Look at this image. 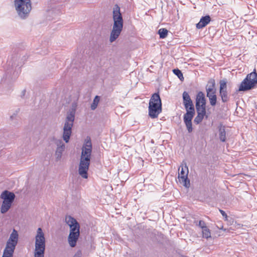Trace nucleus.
Masks as SVG:
<instances>
[{
	"mask_svg": "<svg viewBox=\"0 0 257 257\" xmlns=\"http://www.w3.org/2000/svg\"><path fill=\"white\" fill-rule=\"evenodd\" d=\"M184 123L186 125L188 133L192 132L193 130L192 121H184Z\"/></svg>",
	"mask_w": 257,
	"mask_h": 257,
	"instance_id": "obj_30",
	"label": "nucleus"
},
{
	"mask_svg": "<svg viewBox=\"0 0 257 257\" xmlns=\"http://www.w3.org/2000/svg\"><path fill=\"white\" fill-rule=\"evenodd\" d=\"M255 108L257 109V104L255 105Z\"/></svg>",
	"mask_w": 257,
	"mask_h": 257,
	"instance_id": "obj_35",
	"label": "nucleus"
},
{
	"mask_svg": "<svg viewBox=\"0 0 257 257\" xmlns=\"http://www.w3.org/2000/svg\"><path fill=\"white\" fill-rule=\"evenodd\" d=\"M208 83L209 85H207L206 87L207 93L208 92L213 93L216 92V89L215 88V81L214 79H211L209 81Z\"/></svg>",
	"mask_w": 257,
	"mask_h": 257,
	"instance_id": "obj_18",
	"label": "nucleus"
},
{
	"mask_svg": "<svg viewBox=\"0 0 257 257\" xmlns=\"http://www.w3.org/2000/svg\"><path fill=\"white\" fill-rule=\"evenodd\" d=\"M204 117V116L197 114V115L195 118L194 121V122L196 124H199L200 122H201Z\"/></svg>",
	"mask_w": 257,
	"mask_h": 257,
	"instance_id": "obj_31",
	"label": "nucleus"
},
{
	"mask_svg": "<svg viewBox=\"0 0 257 257\" xmlns=\"http://www.w3.org/2000/svg\"><path fill=\"white\" fill-rule=\"evenodd\" d=\"M257 83V73L254 71L248 74L241 83L239 91H247L253 88Z\"/></svg>",
	"mask_w": 257,
	"mask_h": 257,
	"instance_id": "obj_9",
	"label": "nucleus"
},
{
	"mask_svg": "<svg viewBox=\"0 0 257 257\" xmlns=\"http://www.w3.org/2000/svg\"><path fill=\"white\" fill-rule=\"evenodd\" d=\"M198 225L202 228V229L207 227V226H206V223L204 221H202V220H200L199 222V223L198 224Z\"/></svg>",
	"mask_w": 257,
	"mask_h": 257,
	"instance_id": "obj_32",
	"label": "nucleus"
},
{
	"mask_svg": "<svg viewBox=\"0 0 257 257\" xmlns=\"http://www.w3.org/2000/svg\"><path fill=\"white\" fill-rule=\"evenodd\" d=\"M55 144L56 145L57 148H65V145L61 140H56L55 141Z\"/></svg>",
	"mask_w": 257,
	"mask_h": 257,
	"instance_id": "obj_29",
	"label": "nucleus"
},
{
	"mask_svg": "<svg viewBox=\"0 0 257 257\" xmlns=\"http://www.w3.org/2000/svg\"><path fill=\"white\" fill-rule=\"evenodd\" d=\"M219 212L221 213V214L222 215L223 217L225 218L226 219H227V215L226 213L222 210L219 209Z\"/></svg>",
	"mask_w": 257,
	"mask_h": 257,
	"instance_id": "obj_33",
	"label": "nucleus"
},
{
	"mask_svg": "<svg viewBox=\"0 0 257 257\" xmlns=\"http://www.w3.org/2000/svg\"><path fill=\"white\" fill-rule=\"evenodd\" d=\"M162 111V103L158 93L152 95L149 102V114L151 118H157Z\"/></svg>",
	"mask_w": 257,
	"mask_h": 257,
	"instance_id": "obj_6",
	"label": "nucleus"
},
{
	"mask_svg": "<svg viewBox=\"0 0 257 257\" xmlns=\"http://www.w3.org/2000/svg\"><path fill=\"white\" fill-rule=\"evenodd\" d=\"M216 92L207 93V97H208L211 105L214 106L216 104L217 97L215 94Z\"/></svg>",
	"mask_w": 257,
	"mask_h": 257,
	"instance_id": "obj_19",
	"label": "nucleus"
},
{
	"mask_svg": "<svg viewBox=\"0 0 257 257\" xmlns=\"http://www.w3.org/2000/svg\"><path fill=\"white\" fill-rule=\"evenodd\" d=\"M99 101H100V97L99 96L96 95L94 97L93 102L91 105V109L92 110H93L96 108Z\"/></svg>",
	"mask_w": 257,
	"mask_h": 257,
	"instance_id": "obj_25",
	"label": "nucleus"
},
{
	"mask_svg": "<svg viewBox=\"0 0 257 257\" xmlns=\"http://www.w3.org/2000/svg\"><path fill=\"white\" fill-rule=\"evenodd\" d=\"M18 232L15 229H13L7 241L2 257H13L14 251L18 242Z\"/></svg>",
	"mask_w": 257,
	"mask_h": 257,
	"instance_id": "obj_5",
	"label": "nucleus"
},
{
	"mask_svg": "<svg viewBox=\"0 0 257 257\" xmlns=\"http://www.w3.org/2000/svg\"><path fill=\"white\" fill-rule=\"evenodd\" d=\"M14 7L19 18L26 20L32 9L31 0H14Z\"/></svg>",
	"mask_w": 257,
	"mask_h": 257,
	"instance_id": "obj_3",
	"label": "nucleus"
},
{
	"mask_svg": "<svg viewBox=\"0 0 257 257\" xmlns=\"http://www.w3.org/2000/svg\"><path fill=\"white\" fill-rule=\"evenodd\" d=\"M178 179L180 183L184 186L189 188L190 186V180L188 178L189 173L188 168L186 163L184 165L182 164L179 168Z\"/></svg>",
	"mask_w": 257,
	"mask_h": 257,
	"instance_id": "obj_10",
	"label": "nucleus"
},
{
	"mask_svg": "<svg viewBox=\"0 0 257 257\" xmlns=\"http://www.w3.org/2000/svg\"><path fill=\"white\" fill-rule=\"evenodd\" d=\"M75 112L74 110H71L67 113L63 128L62 138L66 143H68L72 134V128L75 118Z\"/></svg>",
	"mask_w": 257,
	"mask_h": 257,
	"instance_id": "obj_7",
	"label": "nucleus"
},
{
	"mask_svg": "<svg viewBox=\"0 0 257 257\" xmlns=\"http://www.w3.org/2000/svg\"><path fill=\"white\" fill-rule=\"evenodd\" d=\"M183 104L186 109H189L190 110H193L194 105L191 98L186 91H184L183 93Z\"/></svg>",
	"mask_w": 257,
	"mask_h": 257,
	"instance_id": "obj_12",
	"label": "nucleus"
},
{
	"mask_svg": "<svg viewBox=\"0 0 257 257\" xmlns=\"http://www.w3.org/2000/svg\"><path fill=\"white\" fill-rule=\"evenodd\" d=\"M186 113L184 115V121H192V119L195 114V109L190 110L189 109H186Z\"/></svg>",
	"mask_w": 257,
	"mask_h": 257,
	"instance_id": "obj_16",
	"label": "nucleus"
},
{
	"mask_svg": "<svg viewBox=\"0 0 257 257\" xmlns=\"http://www.w3.org/2000/svg\"><path fill=\"white\" fill-rule=\"evenodd\" d=\"M51 12H52V11H49L48 12L49 14L51 13Z\"/></svg>",
	"mask_w": 257,
	"mask_h": 257,
	"instance_id": "obj_34",
	"label": "nucleus"
},
{
	"mask_svg": "<svg viewBox=\"0 0 257 257\" xmlns=\"http://www.w3.org/2000/svg\"><path fill=\"white\" fill-rule=\"evenodd\" d=\"M202 237L206 239L211 238V232L208 227L202 229Z\"/></svg>",
	"mask_w": 257,
	"mask_h": 257,
	"instance_id": "obj_24",
	"label": "nucleus"
},
{
	"mask_svg": "<svg viewBox=\"0 0 257 257\" xmlns=\"http://www.w3.org/2000/svg\"><path fill=\"white\" fill-rule=\"evenodd\" d=\"M206 99L204 93L200 91L198 93L196 98V106L205 105Z\"/></svg>",
	"mask_w": 257,
	"mask_h": 257,
	"instance_id": "obj_15",
	"label": "nucleus"
},
{
	"mask_svg": "<svg viewBox=\"0 0 257 257\" xmlns=\"http://www.w3.org/2000/svg\"><path fill=\"white\" fill-rule=\"evenodd\" d=\"M173 72L175 75H176L178 76V77L181 80H182L183 79H184L183 74L180 70H179L178 69H175L173 70Z\"/></svg>",
	"mask_w": 257,
	"mask_h": 257,
	"instance_id": "obj_28",
	"label": "nucleus"
},
{
	"mask_svg": "<svg viewBox=\"0 0 257 257\" xmlns=\"http://www.w3.org/2000/svg\"><path fill=\"white\" fill-rule=\"evenodd\" d=\"M168 31L166 29H160L158 31L160 38L164 39L167 36Z\"/></svg>",
	"mask_w": 257,
	"mask_h": 257,
	"instance_id": "obj_26",
	"label": "nucleus"
},
{
	"mask_svg": "<svg viewBox=\"0 0 257 257\" xmlns=\"http://www.w3.org/2000/svg\"><path fill=\"white\" fill-rule=\"evenodd\" d=\"M79 235L80 232L78 231H77L76 233H73L69 234L68 237V242L71 247H74L76 246Z\"/></svg>",
	"mask_w": 257,
	"mask_h": 257,
	"instance_id": "obj_13",
	"label": "nucleus"
},
{
	"mask_svg": "<svg viewBox=\"0 0 257 257\" xmlns=\"http://www.w3.org/2000/svg\"><path fill=\"white\" fill-rule=\"evenodd\" d=\"M112 18L114 23L109 38V41L111 43L114 42L118 37L123 28V19L120 7L118 5H115L113 8Z\"/></svg>",
	"mask_w": 257,
	"mask_h": 257,
	"instance_id": "obj_2",
	"label": "nucleus"
},
{
	"mask_svg": "<svg viewBox=\"0 0 257 257\" xmlns=\"http://www.w3.org/2000/svg\"><path fill=\"white\" fill-rule=\"evenodd\" d=\"M65 148H61L59 147L58 148H56L55 156L56 161H59L61 159L62 153L64 151Z\"/></svg>",
	"mask_w": 257,
	"mask_h": 257,
	"instance_id": "obj_21",
	"label": "nucleus"
},
{
	"mask_svg": "<svg viewBox=\"0 0 257 257\" xmlns=\"http://www.w3.org/2000/svg\"><path fill=\"white\" fill-rule=\"evenodd\" d=\"M211 21V18L209 15L202 17L199 22L196 24L197 29H202L205 27Z\"/></svg>",
	"mask_w": 257,
	"mask_h": 257,
	"instance_id": "obj_14",
	"label": "nucleus"
},
{
	"mask_svg": "<svg viewBox=\"0 0 257 257\" xmlns=\"http://www.w3.org/2000/svg\"><path fill=\"white\" fill-rule=\"evenodd\" d=\"M219 138L220 140L222 142H224L226 140L225 127L221 124L219 126Z\"/></svg>",
	"mask_w": 257,
	"mask_h": 257,
	"instance_id": "obj_17",
	"label": "nucleus"
},
{
	"mask_svg": "<svg viewBox=\"0 0 257 257\" xmlns=\"http://www.w3.org/2000/svg\"><path fill=\"white\" fill-rule=\"evenodd\" d=\"M45 247L46 240L44 233L42 228L39 227L37 230L35 236L34 257H44Z\"/></svg>",
	"mask_w": 257,
	"mask_h": 257,
	"instance_id": "obj_4",
	"label": "nucleus"
},
{
	"mask_svg": "<svg viewBox=\"0 0 257 257\" xmlns=\"http://www.w3.org/2000/svg\"><path fill=\"white\" fill-rule=\"evenodd\" d=\"M92 153V144L90 140L86 141L82 148L78 174L83 179L88 178V171L90 163Z\"/></svg>",
	"mask_w": 257,
	"mask_h": 257,
	"instance_id": "obj_1",
	"label": "nucleus"
},
{
	"mask_svg": "<svg viewBox=\"0 0 257 257\" xmlns=\"http://www.w3.org/2000/svg\"><path fill=\"white\" fill-rule=\"evenodd\" d=\"M70 229L69 234H71L73 233H76L77 231L80 232V231H79L80 226H79V223H78L75 225H73L72 227H70Z\"/></svg>",
	"mask_w": 257,
	"mask_h": 257,
	"instance_id": "obj_27",
	"label": "nucleus"
},
{
	"mask_svg": "<svg viewBox=\"0 0 257 257\" xmlns=\"http://www.w3.org/2000/svg\"><path fill=\"white\" fill-rule=\"evenodd\" d=\"M73 257H78V256H77L75 255V256H74Z\"/></svg>",
	"mask_w": 257,
	"mask_h": 257,
	"instance_id": "obj_36",
	"label": "nucleus"
},
{
	"mask_svg": "<svg viewBox=\"0 0 257 257\" xmlns=\"http://www.w3.org/2000/svg\"><path fill=\"white\" fill-rule=\"evenodd\" d=\"M65 220L66 224H68L69 227H72L78 223L76 220L71 216H66Z\"/></svg>",
	"mask_w": 257,
	"mask_h": 257,
	"instance_id": "obj_20",
	"label": "nucleus"
},
{
	"mask_svg": "<svg viewBox=\"0 0 257 257\" xmlns=\"http://www.w3.org/2000/svg\"><path fill=\"white\" fill-rule=\"evenodd\" d=\"M19 59L17 56L11 57L8 60L9 65L12 67H15L18 65L17 62Z\"/></svg>",
	"mask_w": 257,
	"mask_h": 257,
	"instance_id": "obj_22",
	"label": "nucleus"
},
{
	"mask_svg": "<svg viewBox=\"0 0 257 257\" xmlns=\"http://www.w3.org/2000/svg\"><path fill=\"white\" fill-rule=\"evenodd\" d=\"M220 95L223 102H225L228 101V96L226 91L227 85L226 81L224 80L220 81Z\"/></svg>",
	"mask_w": 257,
	"mask_h": 257,
	"instance_id": "obj_11",
	"label": "nucleus"
},
{
	"mask_svg": "<svg viewBox=\"0 0 257 257\" xmlns=\"http://www.w3.org/2000/svg\"><path fill=\"white\" fill-rule=\"evenodd\" d=\"M197 114L205 116L206 114L205 105L196 106Z\"/></svg>",
	"mask_w": 257,
	"mask_h": 257,
	"instance_id": "obj_23",
	"label": "nucleus"
},
{
	"mask_svg": "<svg viewBox=\"0 0 257 257\" xmlns=\"http://www.w3.org/2000/svg\"><path fill=\"white\" fill-rule=\"evenodd\" d=\"M15 197V195L13 192L8 190H5L2 193L1 198L3 199L1 207L2 213L4 214L6 213L10 209Z\"/></svg>",
	"mask_w": 257,
	"mask_h": 257,
	"instance_id": "obj_8",
	"label": "nucleus"
}]
</instances>
